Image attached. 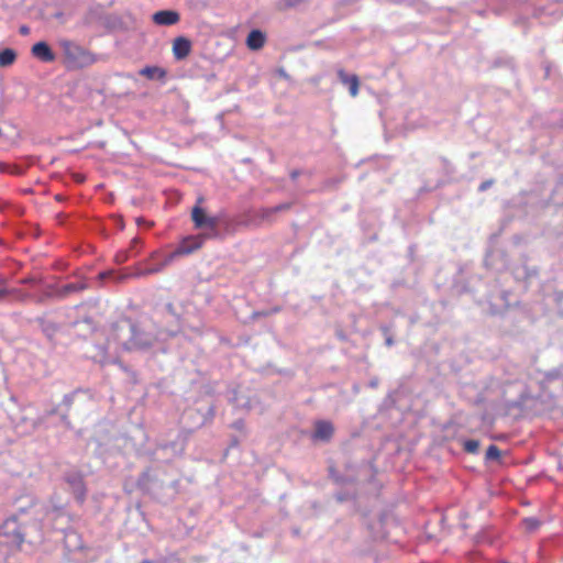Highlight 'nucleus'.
I'll return each mask as SVG.
<instances>
[{
    "mask_svg": "<svg viewBox=\"0 0 563 563\" xmlns=\"http://www.w3.org/2000/svg\"><path fill=\"white\" fill-rule=\"evenodd\" d=\"M58 45L63 51V63L68 69H82L99 60L97 54L74 41L63 38L58 41Z\"/></svg>",
    "mask_w": 563,
    "mask_h": 563,
    "instance_id": "nucleus-1",
    "label": "nucleus"
},
{
    "mask_svg": "<svg viewBox=\"0 0 563 563\" xmlns=\"http://www.w3.org/2000/svg\"><path fill=\"white\" fill-rule=\"evenodd\" d=\"M0 533L5 537L8 541L13 545L21 547L24 542V534L15 516L8 518L2 523Z\"/></svg>",
    "mask_w": 563,
    "mask_h": 563,
    "instance_id": "nucleus-2",
    "label": "nucleus"
},
{
    "mask_svg": "<svg viewBox=\"0 0 563 563\" xmlns=\"http://www.w3.org/2000/svg\"><path fill=\"white\" fill-rule=\"evenodd\" d=\"M191 219L195 223V227L200 228H210L216 229L218 225V219L213 217H209L206 211L199 206H195L191 211Z\"/></svg>",
    "mask_w": 563,
    "mask_h": 563,
    "instance_id": "nucleus-3",
    "label": "nucleus"
},
{
    "mask_svg": "<svg viewBox=\"0 0 563 563\" xmlns=\"http://www.w3.org/2000/svg\"><path fill=\"white\" fill-rule=\"evenodd\" d=\"M203 242L205 235L200 234L195 236H187L176 249V254H179L180 256L191 254L192 252L199 250L203 245Z\"/></svg>",
    "mask_w": 563,
    "mask_h": 563,
    "instance_id": "nucleus-4",
    "label": "nucleus"
},
{
    "mask_svg": "<svg viewBox=\"0 0 563 563\" xmlns=\"http://www.w3.org/2000/svg\"><path fill=\"white\" fill-rule=\"evenodd\" d=\"M334 433V427L330 421L318 420L314 423V432L312 439L328 442L331 440Z\"/></svg>",
    "mask_w": 563,
    "mask_h": 563,
    "instance_id": "nucleus-5",
    "label": "nucleus"
},
{
    "mask_svg": "<svg viewBox=\"0 0 563 563\" xmlns=\"http://www.w3.org/2000/svg\"><path fill=\"white\" fill-rule=\"evenodd\" d=\"M66 481L69 484L76 500L79 504H84V501L86 500L87 488H86L82 476H80V475L69 476V477H67Z\"/></svg>",
    "mask_w": 563,
    "mask_h": 563,
    "instance_id": "nucleus-6",
    "label": "nucleus"
},
{
    "mask_svg": "<svg viewBox=\"0 0 563 563\" xmlns=\"http://www.w3.org/2000/svg\"><path fill=\"white\" fill-rule=\"evenodd\" d=\"M32 55L41 62L52 63L55 60V54L46 42H37L31 48Z\"/></svg>",
    "mask_w": 563,
    "mask_h": 563,
    "instance_id": "nucleus-7",
    "label": "nucleus"
},
{
    "mask_svg": "<svg viewBox=\"0 0 563 563\" xmlns=\"http://www.w3.org/2000/svg\"><path fill=\"white\" fill-rule=\"evenodd\" d=\"M179 20V13L173 10H162L153 14V22L157 25H174L178 23Z\"/></svg>",
    "mask_w": 563,
    "mask_h": 563,
    "instance_id": "nucleus-8",
    "label": "nucleus"
},
{
    "mask_svg": "<svg viewBox=\"0 0 563 563\" xmlns=\"http://www.w3.org/2000/svg\"><path fill=\"white\" fill-rule=\"evenodd\" d=\"M191 52V42L184 37L178 36L173 42V54L178 60L186 58Z\"/></svg>",
    "mask_w": 563,
    "mask_h": 563,
    "instance_id": "nucleus-9",
    "label": "nucleus"
},
{
    "mask_svg": "<svg viewBox=\"0 0 563 563\" xmlns=\"http://www.w3.org/2000/svg\"><path fill=\"white\" fill-rule=\"evenodd\" d=\"M340 81L349 87L350 95L356 97L360 89V79L356 75H347L343 69L338 70Z\"/></svg>",
    "mask_w": 563,
    "mask_h": 563,
    "instance_id": "nucleus-10",
    "label": "nucleus"
},
{
    "mask_svg": "<svg viewBox=\"0 0 563 563\" xmlns=\"http://www.w3.org/2000/svg\"><path fill=\"white\" fill-rule=\"evenodd\" d=\"M266 42L265 34L260 30H252L246 38V45L252 51L261 49Z\"/></svg>",
    "mask_w": 563,
    "mask_h": 563,
    "instance_id": "nucleus-11",
    "label": "nucleus"
},
{
    "mask_svg": "<svg viewBox=\"0 0 563 563\" xmlns=\"http://www.w3.org/2000/svg\"><path fill=\"white\" fill-rule=\"evenodd\" d=\"M131 345L139 349H146L152 345V339L150 335H143L137 330L136 325H132Z\"/></svg>",
    "mask_w": 563,
    "mask_h": 563,
    "instance_id": "nucleus-12",
    "label": "nucleus"
},
{
    "mask_svg": "<svg viewBox=\"0 0 563 563\" xmlns=\"http://www.w3.org/2000/svg\"><path fill=\"white\" fill-rule=\"evenodd\" d=\"M16 59V54L11 48H4L0 52V67L12 65Z\"/></svg>",
    "mask_w": 563,
    "mask_h": 563,
    "instance_id": "nucleus-13",
    "label": "nucleus"
},
{
    "mask_svg": "<svg viewBox=\"0 0 563 563\" xmlns=\"http://www.w3.org/2000/svg\"><path fill=\"white\" fill-rule=\"evenodd\" d=\"M141 75L147 77L148 79L154 78H164L166 73L164 69L153 66V67H145L140 71Z\"/></svg>",
    "mask_w": 563,
    "mask_h": 563,
    "instance_id": "nucleus-14",
    "label": "nucleus"
},
{
    "mask_svg": "<svg viewBox=\"0 0 563 563\" xmlns=\"http://www.w3.org/2000/svg\"><path fill=\"white\" fill-rule=\"evenodd\" d=\"M289 208H290L289 203H283V205L276 206L274 208L263 209L261 211V216H262V218H268L273 213H276V212H279V211H283V210H288Z\"/></svg>",
    "mask_w": 563,
    "mask_h": 563,
    "instance_id": "nucleus-15",
    "label": "nucleus"
},
{
    "mask_svg": "<svg viewBox=\"0 0 563 563\" xmlns=\"http://www.w3.org/2000/svg\"><path fill=\"white\" fill-rule=\"evenodd\" d=\"M86 288V285L82 283H70L63 287L62 292L67 295L74 291L84 290Z\"/></svg>",
    "mask_w": 563,
    "mask_h": 563,
    "instance_id": "nucleus-16",
    "label": "nucleus"
},
{
    "mask_svg": "<svg viewBox=\"0 0 563 563\" xmlns=\"http://www.w3.org/2000/svg\"><path fill=\"white\" fill-rule=\"evenodd\" d=\"M463 449L467 453L475 454L478 452L479 442L477 440H466L463 443Z\"/></svg>",
    "mask_w": 563,
    "mask_h": 563,
    "instance_id": "nucleus-17",
    "label": "nucleus"
},
{
    "mask_svg": "<svg viewBox=\"0 0 563 563\" xmlns=\"http://www.w3.org/2000/svg\"><path fill=\"white\" fill-rule=\"evenodd\" d=\"M500 457V450L497 445H489L486 451V459L487 460H498Z\"/></svg>",
    "mask_w": 563,
    "mask_h": 563,
    "instance_id": "nucleus-18",
    "label": "nucleus"
},
{
    "mask_svg": "<svg viewBox=\"0 0 563 563\" xmlns=\"http://www.w3.org/2000/svg\"><path fill=\"white\" fill-rule=\"evenodd\" d=\"M522 522H523V525H525V527H526V529H527L528 531H534V530H537V529L539 528V526H540L539 520H537V519H534V518H525V519L522 520Z\"/></svg>",
    "mask_w": 563,
    "mask_h": 563,
    "instance_id": "nucleus-19",
    "label": "nucleus"
},
{
    "mask_svg": "<svg viewBox=\"0 0 563 563\" xmlns=\"http://www.w3.org/2000/svg\"><path fill=\"white\" fill-rule=\"evenodd\" d=\"M12 291L7 288V280L0 278V300L7 298Z\"/></svg>",
    "mask_w": 563,
    "mask_h": 563,
    "instance_id": "nucleus-20",
    "label": "nucleus"
},
{
    "mask_svg": "<svg viewBox=\"0 0 563 563\" xmlns=\"http://www.w3.org/2000/svg\"><path fill=\"white\" fill-rule=\"evenodd\" d=\"M180 256L179 254H176V250L174 252H172L170 254H168L164 260L163 262L161 263V265L165 268L166 266H168L176 257Z\"/></svg>",
    "mask_w": 563,
    "mask_h": 563,
    "instance_id": "nucleus-21",
    "label": "nucleus"
},
{
    "mask_svg": "<svg viewBox=\"0 0 563 563\" xmlns=\"http://www.w3.org/2000/svg\"><path fill=\"white\" fill-rule=\"evenodd\" d=\"M164 269V267L158 264L157 266H154V267H151V268H147L143 275H151V274H156V273H159Z\"/></svg>",
    "mask_w": 563,
    "mask_h": 563,
    "instance_id": "nucleus-22",
    "label": "nucleus"
},
{
    "mask_svg": "<svg viewBox=\"0 0 563 563\" xmlns=\"http://www.w3.org/2000/svg\"><path fill=\"white\" fill-rule=\"evenodd\" d=\"M493 185V180H485L479 185V191L487 190Z\"/></svg>",
    "mask_w": 563,
    "mask_h": 563,
    "instance_id": "nucleus-23",
    "label": "nucleus"
},
{
    "mask_svg": "<svg viewBox=\"0 0 563 563\" xmlns=\"http://www.w3.org/2000/svg\"><path fill=\"white\" fill-rule=\"evenodd\" d=\"M19 32L21 35L26 36L30 34V27L27 25H21Z\"/></svg>",
    "mask_w": 563,
    "mask_h": 563,
    "instance_id": "nucleus-24",
    "label": "nucleus"
},
{
    "mask_svg": "<svg viewBox=\"0 0 563 563\" xmlns=\"http://www.w3.org/2000/svg\"><path fill=\"white\" fill-rule=\"evenodd\" d=\"M394 344V340L391 338L386 339V345L391 346Z\"/></svg>",
    "mask_w": 563,
    "mask_h": 563,
    "instance_id": "nucleus-25",
    "label": "nucleus"
},
{
    "mask_svg": "<svg viewBox=\"0 0 563 563\" xmlns=\"http://www.w3.org/2000/svg\"><path fill=\"white\" fill-rule=\"evenodd\" d=\"M125 258H126V256L124 254L122 256L117 255V261L118 262H123V261H125Z\"/></svg>",
    "mask_w": 563,
    "mask_h": 563,
    "instance_id": "nucleus-26",
    "label": "nucleus"
},
{
    "mask_svg": "<svg viewBox=\"0 0 563 563\" xmlns=\"http://www.w3.org/2000/svg\"><path fill=\"white\" fill-rule=\"evenodd\" d=\"M107 275H108V273H101L100 278H106Z\"/></svg>",
    "mask_w": 563,
    "mask_h": 563,
    "instance_id": "nucleus-27",
    "label": "nucleus"
}]
</instances>
